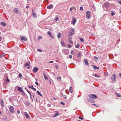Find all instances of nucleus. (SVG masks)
Listing matches in <instances>:
<instances>
[{
    "instance_id": "obj_1",
    "label": "nucleus",
    "mask_w": 121,
    "mask_h": 121,
    "mask_svg": "<svg viewBox=\"0 0 121 121\" xmlns=\"http://www.w3.org/2000/svg\"><path fill=\"white\" fill-rule=\"evenodd\" d=\"M116 76L115 74H113L112 76L111 80L112 82L114 83L116 80Z\"/></svg>"
},
{
    "instance_id": "obj_2",
    "label": "nucleus",
    "mask_w": 121,
    "mask_h": 121,
    "mask_svg": "<svg viewBox=\"0 0 121 121\" xmlns=\"http://www.w3.org/2000/svg\"><path fill=\"white\" fill-rule=\"evenodd\" d=\"M89 97L91 98H92L94 99L96 98H97V95L94 94H91L88 95Z\"/></svg>"
},
{
    "instance_id": "obj_3",
    "label": "nucleus",
    "mask_w": 121,
    "mask_h": 121,
    "mask_svg": "<svg viewBox=\"0 0 121 121\" xmlns=\"http://www.w3.org/2000/svg\"><path fill=\"white\" fill-rule=\"evenodd\" d=\"M91 13L89 11H87L86 12V17L87 19L89 18L91 16Z\"/></svg>"
},
{
    "instance_id": "obj_4",
    "label": "nucleus",
    "mask_w": 121,
    "mask_h": 121,
    "mask_svg": "<svg viewBox=\"0 0 121 121\" xmlns=\"http://www.w3.org/2000/svg\"><path fill=\"white\" fill-rule=\"evenodd\" d=\"M17 89L19 91L22 92L24 94H25L24 92L23 91V88L22 87H17Z\"/></svg>"
},
{
    "instance_id": "obj_5",
    "label": "nucleus",
    "mask_w": 121,
    "mask_h": 121,
    "mask_svg": "<svg viewBox=\"0 0 121 121\" xmlns=\"http://www.w3.org/2000/svg\"><path fill=\"white\" fill-rule=\"evenodd\" d=\"M20 38L22 41H26L27 40V39L25 36H20Z\"/></svg>"
},
{
    "instance_id": "obj_6",
    "label": "nucleus",
    "mask_w": 121,
    "mask_h": 121,
    "mask_svg": "<svg viewBox=\"0 0 121 121\" xmlns=\"http://www.w3.org/2000/svg\"><path fill=\"white\" fill-rule=\"evenodd\" d=\"M48 34L50 36V37L51 38L54 39V37L52 35V34L49 31H48L47 32Z\"/></svg>"
},
{
    "instance_id": "obj_7",
    "label": "nucleus",
    "mask_w": 121,
    "mask_h": 121,
    "mask_svg": "<svg viewBox=\"0 0 121 121\" xmlns=\"http://www.w3.org/2000/svg\"><path fill=\"white\" fill-rule=\"evenodd\" d=\"M38 68L35 67L33 68V72L34 73H35L38 71Z\"/></svg>"
},
{
    "instance_id": "obj_8",
    "label": "nucleus",
    "mask_w": 121,
    "mask_h": 121,
    "mask_svg": "<svg viewBox=\"0 0 121 121\" xmlns=\"http://www.w3.org/2000/svg\"><path fill=\"white\" fill-rule=\"evenodd\" d=\"M9 109L10 111L11 112H14L13 108V106H10L9 108Z\"/></svg>"
},
{
    "instance_id": "obj_9",
    "label": "nucleus",
    "mask_w": 121,
    "mask_h": 121,
    "mask_svg": "<svg viewBox=\"0 0 121 121\" xmlns=\"http://www.w3.org/2000/svg\"><path fill=\"white\" fill-rule=\"evenodd\" d=\"M26 116V117L27 118H30L28 114L26 112H24L23 113Z\"/></svg>"
},
{
    "instance_id": "obj_10",
    "label": "nucleus",
    "mask_w": 121,
    "mask_h": 121,
    "mask_svg": "<svg viewBox=\"0 0 121 121\" xmlns=\"http://www.w3.org/2000/svg\"><path fill=\"white\" fill-rule=\"evenodd\" d=\"M53 7V5L52 4H51L48 6L47 7V8L48 9H51Z\"/></svg>"
},
{
    "instance_id": "obj_11",
    "label": "nucleus",
    "mask_w": 121,
    "mask_h": 121,
    "mask_svg": "<svg viewBox=\"0 0 121 121\" xmlns=\"http://www.w3.org/2000/svg\"><path fill=\"white\" fill-rule=\"evenodd\" d=\"M83 61L86 65H88L89 63L87 60L85 59H84Z\"/></svg>"
},
{
    "instance_id": "obj_12",
    "label": "nucleus",
    "mask_w": 121,
    "mask_h": 121,
    "mask_svg": "<svg viewBox=\"0 0 121 121\" xmlns=\"http://www.w3.org/2000/svg\"><path fill=\"white\" fill-rule=\"evenodd\" d=\"M76 21V20L75 18H74L72 19V24L73 25L74 24Z\"/></svg>"
},
{
    "instance_id": "obj_13",
    "label": "nucleus",
    "mask_w": 121,
    "mask_h": 121,
    "mask_svg": "<svg viewBox=\"0 0 121 121\" xmlns=\"http://www.w3.org/2000/svg\"><path fill=\"white\" fill-rule=\"evenodd\" d=\"M74 31L73 29L71 30L69 32V35H71L73 34L74 33Z\"/></svg>"
},
{
    "instance_id": "obj_14",
    "label": "nucleus",
    "mask_w": 121,
    "mask_h": 121,
    "mask_svg": "<svg viewBox=\"0 0 121 121\" xmlns=\"http://www.w3.org/2000/svg\"><path fill=\"white\" fill-rule=\"evenodd\" d=\"M93 68L95 70H96L98 69H99V68L97 67L95 65H93L92 66Z\"/></svg>"
},
{
    "instance_id": "obj_15",
    "label": "nucleus",
    "mask_w": 121,
    "mask_h": 121,
    "mask_svg": "<svg viewBox=\"0 0 121 121\" xmlns=\"http://www.w3.org/2000/svg\"><path fill=\"white\" fill-rule=\"evenodd\" d=\"M43 74L44 76V78L45 79L47 80L48 79V77L47 76L45 75V73H44V72L43 73Z\"/></svg>"
},
{
    "instance_id": "obj_16",
    "label": "nucleus",
    "mask_w": 121,
    "mask_h": 121,
    "mask_svg": "<svg viewBox=\"0 0 121 121\" xmlns=\"http://www.w3.org/2000/svg\"><path fill=\"white\" fill-rule=\"evenodd\" d=\"M30 62H27L24 64V66L25 67H26L27 66H29L30 65Z\"/></svg>"
},
{
    "instance_id": "obj_17",
    "label": "nucleus",
    "mask_w": 121,
    "mask_h": 121,
    "mask_svg": "<svg viewBox=\"0 0 121 121\" xmlns=\"http://www.w3.org/2000/svg\"><path fill=\"white\" fill-rule=\"evenodd\" d=\"M2 107L4 106V103L2 99H1L0 101Z\"/></svg>"
},
{
    "instance_id": "obj_18",
    "label": "nucleus",
    "mask_w": 121,
    "mask_h": 121,
    "mask_svg": "<svg viewBox=\"0 0 121 121\" xmlns=\"http://www.w3.org/2000/svg\"><path fill=\"white\" fill-rule=\"evenodd\" d=\"M14 12L16 14L18 13V10L16 8H15L14 9Z\"/></svg>"
},
{
    "instance_id": "obj_19",
    "label": "nucleus",
    "mask_w": 121,
    "mask_h": 121,
    "mask_svg": "<svg viewBox=\"0 0 121 121\" xmlns=\"http://www.w3.org/2000/svg\"><path fill=\"white\" fill-rule=\"evenodd\" d=\"M0 24L1 25L4 26H5L6 25V24L5 23L3 22H0Z\"/></svg>"
},
{
    "instance_id": "obj_20",
    "label": "nucleus",
    "mask_w": 121,
    "mask_h": 121,
    "mask_svg": "<svg viewBox=\"0 0 121 121\" xmlns=\"http://www.w3.org/2000/svg\"><path fill=\"white\" fill-rule=\"evenodd\" d=\"M28 86L30 88H32V89L35 91L36 90L35 88L33 87V85H31V86Z\"/></svg>"
},
{
    "instance_id": "obj_21",
    "label": "nucleus",
    "mask_w": 121,
    "mask_h": 121,
    "mask_svg": "<svg viewBox=\"0 0 121 121\" xmlns=\"http://www.w3.org/2000/svg\"><path fill=\"white\" fill-rule=\"evenodd\" d=\"M32 15L33 16V17L34 18H36L37 17V16L36 14L34 13V12H33L32 13Z\"/></svg>"
},
{
    "instance_id": "obj_22",
    "label": "nucleus",
    "mask_w": 121,
    "mask_h": 121,
    "mask_svg": "<svg viewBox=\"0 0 121 121\" xmlns=\"http://www.w3.org/2000/svg\"><path fill=\"white\" fill-rule=\"evenodd\" d=\"M81 55L80 53H78L77 56V57L78 59H80L81 58Z\"/></svg>"
},
{
    "instance_id": "obj_23",
    "label": "nucleus",
    "mask_w": 121,
    "mask_h": 121,
    "mask_svg": "<svg viewBox=\"0 0 121 121\" xmlns=\"http://www.w3.org/2000/svg\"><path fill=\"white\" fill-rule=\"evenodd\" d=\"M104 4V6L106 8L108 7L109 6V4L108 3H105Z\"/></svg>"
},
{
    "instance_id": "obj_24",
    "label": "nucleus",
    "mask_w": 121,
    "mask_h": 121,
    "mask_svg": "<svg viewBox=\"0 0 121 121\" xmlns=\"http://www.w3.org/2000/svg\"><path fill=\"white\" fill-rule=\"evenodd\" d=\"M61 36V33H59L57 35V37L59 39H60Z\"/></svg>"
},
{
    "instance_id": "obj_25",
    "label": "nucleus",
    "mask_w": 121,
    "mask_h": 121,
    "mask_svg": "<svg viewBox=\"0 0 121 121\" xmlns=\"http://www.w3.org/2000/svg\"><path fill=\"white\" fill-rule=\"evenodd\" d=\"M27 106L29 105L30 104V103L28 102H25Z\"/></svg>"
},
{
    "instance_id": "obj_26",
    "label": "nucleus",
    "mask_w": 121,
    "mask_h": 121,
    "mask_svg": "<svg viewBox=\"0 0 121 121\" xmlns=\"http://www.w3.org/2000/svg\"><path fill=\"white\" fill-rule=\"evenodd\" d=\"M37 92L38 95L40 96H42V95L41 94L40 92L38 91H37Z\"/></svg>"
},
{
    "instance_id": "obj_27",
    "label": "nucleus",
    "mask_w": 121,
    "mask_h": 121,
    "mask_svg": "<svg viewBox=\"0 0 121 121\" xmlns=\"http://www.w3.org/2000/svg\"><path fill=\"white\" fill-rule=\"evenodd\" d=\"M69 91L72 93L73 92L72 88V87H70L69 88Z\"/></svg>"
},
{
    "instance_id": "obj_28",
    "label": "nucleus",
    "mask_w": 121,
    "mask_h": 121,
    "mask_svg": "<svg viewBox=\"0 0 121 121\" xmlns=\"http://www.w3.org/2000/svg\"><path fill=\"white\" fill-rule=\"evenodd\" d=\"M80 45L78 43L77 44V45L75 46V47L76 48H78L79 47Z\"/></svg>"
},
{
    "instance_id": "obj_29",
    "label": "nucleus",
    "mask_w": 121,
    "mask_h": 121,
    "mask_svg": "<svg viewBox=\"0 0 121 121\" xmlns=\"http://www.w3.org/2000/svg\"><path fill=\"white\" fill-rule=\"evenodd\" d=\"M61 43L62 45L63 46H65V44L64 43V42L62 41H61Z\"/></svg>"
},
{
    "instance_id": "obj_30",
    "label": "nucleus",
    "mask_w": 121,
    "mask_h": 121,
    "mask_svg": "<svg viewBox=\"0 0 121 121\" xmlns=\"http://www.w3.org/2000/svg\"><path fill=\"white\" fill-rule=\"evenodd\" d=\"M94 76L95 77H97L98 78H99L100 77L97 74H95L94 75Z\"/></svg>"
},
{
    "instance_id": "obj_31",
    "label": "nucleus",
    "mask_w": 121,
    "mask_h": 121,
    "mask_svg": "<svg viewBox=\"0 0 121 121\" xmlns=\"http://www.w3.org/2000/svg\"><path fill=\"white\" fill-rule=\"evenodd\" d=\"M68 41L69 42L71 43H73L72 42V41H71V39L70 38H69L68 39Z\"/></svg>"
},
{
    "instance_id": "obj_32",
    "label": "nucleus",
    "mask_w": 121,
    "mask_h": 121,
    "mask_svg": "<svg viewBox=\"0 0 121 121\" xmlns=\"http://www.w3.org/2000/svg\"><path fill=\"white\" fill-rule=\"evenodd\" d=\"M57 79L59 81H60L61 79V77H58L57 78Z\"/></svg>"
},
{
    "instance_id": "obj_33",
    "label": "nucleus",
    "mask_w": 121,
    "mask_h": 121,
    "mask_svg": "<svg viewBox=\"0 0 121 121\" xmlns=\"http://www.w3.org/2000/svg\"><path fill=\"white\" fill-rule=\"evenodd\" d=\"M79 39L82 42H83L84 41V39L82 38H79Z\"/></svg>"
},
{
    "instance_id": "obj_34",
    "label": "nucleus",
    "mask_w": 121,
    "mask_h": 121,
    "mask_svg": "<svg viewBox=\"0 0 121 121\" xmlns=\"http://www.w3.org/2000/svg\"><path fill=\"white\" fill-rule=\"evenodd\" d=\"M116 94L117 95L118 97H121V95L120 94L117 93H116Z\"/></svg>"
},
{
    "instance_id": "obj_35",
    "label": "nucleus",
    "mask_w": 121,
    "mask_h": 121,
    "mask_svg": "<svg viewBox=\"0 0 121 121\" xmlns=\"http://www.w3.org/2000/svg\"><path fill=\"white\" fill-rule=\"evenodd\" d=\"M58 112H56V114H55V115L53 116V117H56L58 115Z\"/></svg>"
},
{
    "instance_id": "obj_36",
    "label": "nucleus",
    "mask_w": 121,
    "mask_h": 121,
    "mask_svg": "<svg viewBox=\"0 0 121 121\" xmlns=\"http://www.w3.org/2000/svg\"><path fill=\"white\" fill-rule=\"evenodd\" d=\"M10 81L9 79H6V82L7 83H9V82Z\"/></svg>"
},
{
    "instance_id": "obj_37",
    "label": "nucleus",
    "mask_w": 121,
    "mask_h": 121,
    "mask_svg": "<svg viewBox=\"0 0 121 121\" xmlns=\"http://www.w3.org/2000/svg\"><path fill=\"white\" fill-rule=\"evenodd\" d=\"M80 10H82L83 9V8L82 7V6H81L80 7Z\"/></svg>"
},
{
    "instance_id": "obj_38",
    "label": "nucleus",
    "mask_w": 121,
    "mask_h": 121,
    "mask_svg": "<svg viewBox=\"0 0 121 121\" xmlns=\"http://www.w3.org/2000/svg\"><path fill=\"white\" fill-rule=\"evenodd\" d=\"M63 97L64 98V99H67V98L66 96L65 95H64L63 96Z\"/></svg>"
},
{
    "instance_id": "obj_39",
    "label": "nucleus",
    "mask_w": 121,
    "mask_h": 121,
    "mask_svg": "<svg viewBox=\"0 0 121 121\" xmlns=\"http://www.w3.org/2000/svg\"><path fill=\"white\" fill-rule=\"evenodd\" d=\"M42 37L41 36H39L38 38V40H39L40 39H42Z\"/></svg>"
},
{
    "instance_id": "obj_40",
    "label": "nucleus",
    "mask_w": 121,
    "mask_h": 121,
    "mask_svg": "<svg viewBox=\"0 0 121 121\" xmlns=\"http://www.w3.org/2000/svg\"><path fill=\"white\" fill-rule=\"evenodd\" d=\"M18 77L20 78H21L22 77V74L21 73L19 74L18 75Z\"/></svg>"
},
{
    "instance_id": "obj_41",
    "label": "nucleus",
    "mask_w": 121,
    "mask_h": 121,
    "mask_svg": "<svg viewBox=\"0 0 121 121\" xmlns=\"http://www.w3.org/2000/svg\"><path fill=\"white\" fill-rule=\"evenodd\" d=\"M111 15L112 16H113L115 15V13L114 12H112L111 13Z\"/></svg>"
},
{
    "instance_id": "obj_42",
    "label": "nucleus",
    "mask_w": 121,
    "mask_h": 121,
    "mask_svg": "<svg viewBox=\"0 0 121 121\" xmlns=\"http://www.w3.org/2000/svg\"><path fill=\"white\" fill-rule=\"evenodd\" d=\"M87 100L89 102H92V101L91 99H87Z\"/></svg>"
},
{
    "instance_id": "obj_43",
    "label": "nucleus",
    "mask_w": 121,
    "mask_h": 121,
    "mask_svg": "<svg viewBox=\"0 0 121 121\" xmlns=\"http://www.w3.org/2000/svg\"><path fill=\"white\" fill-rule=\"evenodd\" d=\"M92 104V105H94L95 106H96V107H99V106L95 104Z\"/></svg>"
},
{
    "instance_id": "obj_44",
    "label": "nucleus",
    "mask_w": 121,
    "mask_h": 121,
    "mask_svg": "<svg viewBox=\"0 0 121 121\" xmlns=\"http://www.w3.org/2000/svg\"><path fill=\"white\" fill-rule=\"evenodd\" d=\"M68 47L69 48L71 47H72L71 45L70 44L68 45Z\"/></svg>"
},
{
    "instance_id": "obj_45",
    "label": "nucleus",
    "mask_w": 121,
    "mask_h": 121,
    "mask_svg": "<svg viewBox=\"0 0 121 121\" xmlns=\"http://www.w3.org/2000/svg\"><path fill=\"white\" fill-rule=\"evenodd\" d=\"M37 50L38 51H39L40 52H42V50L40 49H38Z\"/></svg>"
},
{
    "instance_id": "obj_46",
    "label": "nucleus",
    "mask_w": 121,
    "mask_h": 121,
    "mask_svg": "<svg viewBox=\"0 0 121 121\" xmlns=\"http://www.w3.org/2000/svg\"><path fill=\"white\" fill-rule=\"evenodd\" d=\"M94 59H96L97 60H98V58L97 57L95 56L94 57Z\"/></svg>"
},
{
    "instance_id": "obj_47",
    "label": "nucleus",
    "mask_w": 121,
    "mask_h": 121,
    "mask_svg": "<svg viewBox=\"0 0 121 121\" xmlns=\"http://www.w3.org/2000/svg\"><path fill=\"white\" fill-rule=\"evenodd\" d=\"M69 58L70 59H72V56L71 55H69Z\"/></svg>"
},
{
    "instance_id": "obj_48",
    "label": "nucleus",
    "mask_w": 121,
    "mask_h": 121,
    "mask_svg": "<svg viewBox=\"0 0 121 121\" xmlns=\"http://www.w3.org/2000/svg\"><path fill=\"white\" fill-rule=\"evenodd\" d=\"M61 104H62L63 105H64L65 104V103L63 102H61L60 103Z\"/></svg>"
},
{
    "instance_id": "obj_49",
    "label": "nucleus",
    "mask_w": 121,
    "mask_h": 121,
    "mask_svg": "<svg viewBox=\"0 0 121 121\" xmlns=\"http://www.w3.org/2000/svg\"><path fill=\"white\" fill-rule=\"evenodd\" d=\"M71 54H73V51H71Z\"/></svg>"
},
{
    "instance_id": "obj_50",
    "label": "nucleus",
    "mask_w": 121,
    "mask_h": 121,
    "mask_svg": "<svg viewBox=\"0 0 121 121\" xmlns=\"http://www.w3.org/2000/svg\"><path fill=\"white\" fill-rule=\"evenodd\" d=\"M80 119H81V120H83V118L81 117H78Z\"/></svg>"
},
{
    "instance_id": "obj_51",
    "label": "nucleus",
    "mask_w": 121,
    "mask_h": 121,
    "mask_svg": "<svg viewBox=\"0 0 121 121\" xmlns=\"http://www.w3.org/2000/svg\"><path fill=\"white\" fill-rule=\"evenodd\" d=\"M55 67L56 68V69H58V67L57 65H55Z\"/></svg>"
},
{
    "instance_id": "obj_52",
    "label": "nucleus",
    "mask_w": 121,
    "mask_h": 121,
    "mask_svg": "<svg viewBox=\"0 0 121 121\" xmlns=\"http://www.w3.org/2000/svg\"><path fill=\"white\" fill-rule=\"evenodd\" d=\"M59 19V18L58 17H56V18L55 19V20L56 21L57 20Z\"/></svg>"
},
{
    "instance_id": "obj_53",
    "label": "nucleus",
    "mask_w": 121,
    "mask_h": 121,
    "mask_svg": "<svg viewBox=\"0 0 121 121\" xmlns=\"http://www.w3.org/2000/svg\"><path fill=\"white\" fill-rule=\"evenodd\" d=\"M53 62V61H50L49 63H52Z\"/></svg>"
},
{
    "instance_id": "obj_54",
    "label": "nucleus",
    "mask_w": 121,
    "mask_h": 121,
    "mask_svg": "<svg viewBox=\"0 0 121 121\" xmlns=\"http://www.w3.org/2000/svg\"><path fill=\"white\" fill-rule=\"evenodd\" d=\"M17 112L18 114H19L20 113V112L19 110H18L17 111Z\"/></svg>"
},
{
    "instance_id": "obj_55",
    "label": "nucleus",
    "mask_w": 121,
    "mask_h": 121,
    "mask_svg": "<svg viewBox=\"0 0 121 121\" xmlns=\"http://www.w3.org/2000/svg\"><path fill=\"white\" fill-rule=\"evenodd\" d=\"M118 3L121 5V1H118Z\"/></svg>"
},
{
    "instance_id": "obj_56",
    "label": "nucleus",
    "mask_w": 121,
    "mask_h": 121,
    "mask_svg": "<svg viewBox=\"0 0 121 121\" xmlns=\"http://www.w3.org/2000/svg\"><path fill=\"white\" fill-rule=\"evenodd\" d=\"M119 77L120 78H121V73H120L119 74Z\"/></svg>"
},
{
    "instance_id": "obj_57",
    "label": "nucleus",
    "mask_w": 121,
    "mask_h": 121,
    "mask_svg": "<svg viewBox=\"0 0 121 121\" xmlns=\"http://www.w3.org/2000/svg\"><path fill=\"white\" fill-rule=\"evenodd\" d=\"M35 83L37 86H39L37 82H35Z\"/></svg>"
},
{
    "instance_id": "obj_58",
    "label": "nucleus",
    "mask_w": 121,
    "mask_h": 121,
    "mask_svg": "<svg viewBox=\"0 0 121 121\" xmlns=\"http://www.w3.org/2000/svg\"><path fill=\"white\" fill-rule=\"evenodd\" d=\"M51 106V105L50 104H49L47 105V106L48 107H50Z\"/></svg>"
},
{
    "instance_id": "obj_59",
    "label": "nucleus",
    "mask_w": 121,
    "mask_h": 121,
    "mask_svg": "<svg viewBox=\"0 0 121 121\" xmlns=\"http://www.w3.org/2000/svg\"><path fill=\"white\" fill-rule=\"evenodd\" d=\"M72 8H70L69 9V10L70 11H72Z\"/></svg>"
},
{
    "instance_id": "obj_60",
    "label": "nucleus",
    "mask_w": 121,
    "mask_h": 121,
    "mask_svg": "<svg viewBox=\"0 0 121 121\" xmlns=\"http://www.w3.org/2000/svg\"><path fill=\"white\" fill-rule=\"evenodd\" d=\"M29 94H30V98L31 99V94L30 93H29Z\"/></svg>"
},
{
    "instance_id": "obj_61",
    "label": "nucleus",
    "mask_w": 121,
    "mask_h": 121,
    "mask_svg": "<svg viewBox=\"0 0 121 121\" xmlns=\"http://www.w3.org/2000/svg\"><path fill=\"white\" fill-rule=\"evenodd\" d=\"M27 90V91L29 93V94L30 93V91H28V90Z\"/></svg>"
},
{
    "instance_id": "obj_62",
    "label": "nucleus",
    "mask_w": 121,
    "mask_h": 121,
    "mask_svg": "<svg viewBox=\"0 0 121 121\" xmlns=\"http://www.w3.org/2000/svg\"><path fill=\"white\" fill-rule=\"evenodd\" d=\"M29 6H26V8L27 9H28L29 8Z\"/></svg>"
},
{
    "instance_id": "obj_63",
    "label": "nucleus",
    "mask_w": 121,
    "mask_h": 121,
    "mask_svg": "<svg viewBox=\"0 0 121 121\" xmlns=\"http://www.w3.org/2000/svg\"><path fill=\"white\" fill-rule=\"evenodd\" d=\"M2 40V38L0 36V41Z\"/></svg>"
},
{
    "instance_id": "obj_64",
    "label": "nucleus",
    "mask_w": 121,
    "mask_h": 121,
    "mask_svg": "<svg viewBox=\"0 0 121 121\" xmlns=\"http://www.w3.org/2000/svg\"><path fill=\"white\" fill-rule=\"evenodd\" d=\"M30 68V66H28V67L27 68V69H29Z\"/></svg>"
}]
</instances>
